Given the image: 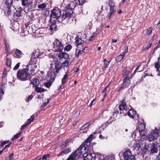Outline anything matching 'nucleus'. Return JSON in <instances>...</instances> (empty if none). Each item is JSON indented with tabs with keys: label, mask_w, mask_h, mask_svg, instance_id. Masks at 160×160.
I'll return each instance as SVG.
<instances>
[{
	"label": "nucleus",
	"mask_w": 160,
	"mask_h": 160,
	"mask_svg": "<svg viewBox=\"0 0 160 160\" xmlns=\"http://www.w3.org/2000/svg\"><path fill=\"white\" fill-rule=\"evenodd\" d=\"M158 135L159 133L158 132V129L156 128L155 130L151 132L150 135L149 137V141L151 142L157 139Z\"/></svg>",
	"instance_id": "nucleus-11"
},
{
	"label": "nucleus",
	"mask_w": 160,
	"mask_h": 160,
	"mask_svg": "<svg viewBox=\"0 0 160 160\" xmlns=\"http://www.w3.org/2000/svg\"><path fill=\"white\" fill-rule=\"evenodd\" d=\"M124 53V52H123L117 56L115 60L116 62H119L122 60L125 56Z\"/></svg>",
	"instance_id": "nucleus-26"
},
{
	"label": "nucleus",
	"mask_w": 160,
	"mask_h": 160,
	"mask_svg": "<svg viewBox=\"0 0 160 160\" xmlns=\"http://www.w3.org/2000/svg\"><path fill=\"white\" fill-rule=\"evenodd\" d=\"M87 146V145L86 146L85 144H82L79 148L74 152L76 154H78V155L79 158L82 155H84L88 152Z\"/></svg>",
	"instance_id": "nucleus-5"
},
{
	"label": "nucleus",
	"mask_w": 160,
	"mask_h": 160,
	"mask_svg": "<svg viewBox=\"0 0 160 160\" xmlns=\"http://www.w3.org/2000/svg\"><path fill=\"white\" fill-rule=\"evenodd\" d=\"M138 126L137 130H138L140 134H141L142 132L144 131L146 128V123L142 118H138Z\"/></svg>",
	"instance_id": "nucleus-6"
},
{
	"label": "nucleus",
	"mask_w": 160,
	"mask_h": 160,
	"mask_svg": "<svg viewBox=\"0 0 160 160\" xmlns=\"http://www.w3.org/2000/svg\"><path fill=\"white\" fill-rule=\"evenodd\" d=\"M88 123L89 122H87L84 125L82 126L80 130H84L88 126Z\"/></svg>",
	"instance_id": "nucleus-49"
},
{
	"label": "nucleus",
	"mask_w": 160,
	"mask_h": 160,
	"mask_svg": "<svg viewBox=\"0 0 160 160\" xmlns=\"http://www.w3.org/2000/svg\"><path fill=\"white\" fill-rule=\"evenodd\" d=\"M35 91L37 92H43L45 91V89L41 87H38L37 85H36L35 86Z\"/></svg>",
	"instance_id": "nucleus-32"
},
{
	"label": "nucleus",
	"mask_w": 160,
	"mask_h": 160,
	"mask_svg": "<svg viewBox=\"0 0 160 160\" xmlns=\"http://www.w3.org/2000/svg\"><path fill=\"white\" fill-rule=\"evenodd\" d=\"M120 110V114L121 117L123 116H126L127 114V110Z\"/></svg>",
	"instance_id": "nucleus-42"
},
{
	"label": "nucleus",
	"mask_w": 160,
	"mask_h": 160,
	"mask_svg": "<svg viewBox=\"0 0 160 160\" xmlns=\"http://www.w3.org/2000/svg\"><path fill=\"white\" fill-rule=\"evenodd\" d=\"M72 48V46L70 44L68 45L65 46L64 48V51L68 52Z\"/></svg>",
	"instance_id": "nucleus-38"
},
{
	"label": "nucleus",
	"mask_w": 160,
	"mask_h": 160,
	"mask_svg": "<svg viewBox=\"0 0 160 160\" xmlns=\"http://www.w3.org/2000/svg\"><path fill=\"white\" fill-rule=\"evenodd\" d=\"M130 78H124L123 80V83L121 86L118 90V92H120L121 90L124 89L128 88L131 83Z\"/></svg>",
	"instance_id": "nucleus-9"
},
{
	"label": "nucleus",
	"mask_w": 160,
	"mask_h": 160,
	"mask_svg": "<svg viewBox=\"0 0 160 160\" xmlns=\"http://www.w3.org/2000/svg\"><path fill=\"white\" fill-rule=\"evenodd\" d=\"M9 142H10L9 140L1 141V144L0 145V148H1V147L3 146L6 144L8 143H9Z\"/></svg>",
	"instance_id": "nucleus-44"
},
{
	"label": "nucleus",
	"mask_w": 160,
	"mask_h": 160,
	"mask_svg": "<svg viewBox=\"0 0 160 160\" xmlns=\"http://www.w3.org/2000/svg\"><path fill=\"white\" fill-rule=\"evenodd\" d=\"M115 12L110 11L108 13V19H110L112 17V16H114Z\"/></svg>",
	"instance_id": "nucleus-45"
},
{
	"label": "nucleus",
	"mask_w": 160,
	"mask_h": 160,
	"mask_svg": "<svg viewBox=\"0 0 160 160\" xmlns=\"http://www.w3.org/2000/svg\"><path fill=\"white\" fill-rule=\"evenodd\" d=\"M20 62H18L17 63V64L14 67V68H13V70H15L18 69L19 68L20 66Z\"/></svg>",
	"instance_id": "nucleus-54"
},
{
	"label": "nucleus",
	"mask_w": 160,
	"mask_h": 160,
	"mask_svg": "<svg viewBox=\"0 0 160 160\" xmlns=\"http://www.w3.org/2000/svg\"><path fill=\"white\" fill-rule=\"evenodd\" d=\"M22 11V10H19L18 11H17L16 14V16L17 17H19L20 16H21V12Z\"/></svg>",
	"instance_id": "nucleus-53"
},
{
	"label": "nucleus",
	"mask_w": 160,
	"mask_h": 160,
	"mask_svg": "<svg viewBox=\"0 0 160 160\" xmlns=\"http://www.w3.org/2000/svg\"><path fill=\"white\" fill-rule=\"evenodd\" d=\"M33 97V96L32 94H31L29 96L27 100H26V101L27 102H28L30 101L31 100Z\"/></svg>",
	"instance_id": "nucleus-55"
},
{
	"label": "nucleus",
	"mask_w": 160,
	"mask_h": 160,
	"mask_svg": "<svg viewBox=\"0 0 160 160\" xmlns=\"http://www.w3.org/2000/svg\"><path fill=\"white\" fill-rule=\"evenodd\" d=\"M47 4L46 3H43L41 4H39L38 5V8L41 9H45L47 7Z\"/></svg>",
	"instance_id": "nucleus-36"
},
{
	"label": "nucleus",
	"mask_w": 160,
	"mask_h": 160,
	"mask_svg": "<svg viewBox=\"0 0 160 160\" xmlns=\"http://www.w3.org/2000/svg\"><path fill=\"white\" fill-rule=\"evenodd\" d=\"M71 148L69 147L63 150L59 153V155H63L64 154H67L71 152Z\"/></svg>",
	"instance_id": "nucleus-25"
},
{
	"label": "nucleus",
	"mask_w": 160,
	"mask_h": 160,
	"mask_svg": "<svg viewBox=\"0 0 160 160\" xmlns=\"http://www.w3.org/2000/svg\"><path fill=\"white\" fill-rule=\"evenodd\" d=\"M132 69L129 67H126L122 72V77L127 78H131L133 76L132 74Z\"/></svg>",
	"instance_id": "nucleus-7"
},
{
	"label": "nucleus",
	"mask_w": 160,
	"mask_h": 160,
	"mask_svg": "<svg viewBox=\"0 0 160 160\" xmlns=\"http://www.w3.org/2000/svg\"><path fill=\"white\" fill-rule=\"evenodd\" d=\"M124 160H135V158L134 155L132 154L131 152L127 150L123 154Z\"/></svg>",
	"instance_id": "nucleus-10"
},
{
	"label": "nucleus",
	"mask_w": 160,
	"mask_h": 160,
	"mask_svg": "<svg viewBox=\"0 0 160 160\" xmlns=\"http://www.w3.org/2000/svg\"><path fill=\"white\" fill-rule=\"evenodd\" d=\"M88 47H86L83 48L82 51L83 53H86L88 51Z\"/></svg>",
	"instance_id": "nucleus-58"
},
{
	"label": "nucleus",
	"mask_w": 160,
	"mask_h": 160,
	"mask_svg": "<svg viewBox=\"0 0 160 160\" xmlns=\"http://www.w3.org/2000/svg\"><path fill=\"white\" fill-rule=\"evenodd\" d=\"M50 72L49 73V76H50V81L45 83H44V86L45 87L47 88H49L50 86L52 85V82H53L56 78V76H55V78H54V80H53V79L52 78V73H51V70H49Z\"/></svg>",
	"instance_id": "nucleus-14"
},
{
	"label": "nucleus",
	"mask_w": 160,
	"mask_h": 160,
	"mask_svg": "<svg viewBox=\"0 0 160 160\" xmlns=\"http://www.w3.org/2000/svg\"><path fill=\"white\" fill-rule=\"evenodd\" d=\"M5 49L7 54V56H8L10 53H12V52H11L10 47L5 48Z\"/></svg>",
	"instance_id": "nucleus-41"
},
{
	"label": "nucleus",
	"mask_w": 160,
	"mask_h": 160,
	"mask_svg": "<svg viewBox=\"0 0 160 160\" xmlns=\"http://www.w3.org/2000/svg\"><path fill=\"white\" fill-rule=\"evenodd\" d=\"M13 51L14 52V55H13V56L14 58L20 59L23 55L22 52L18 49L15 48L13 49Z\"/></svg>",
	"instance_id": "nucleus-13"
},
{
	"label": "nucleus",
	"mask_w": 160,
	"mask_h": 160,
	"mask_svg": "<svg viewBox=\"0 0 160 160\" xmlns=\"http://www.w3.org/2000/svg\"><path fill=\"white\" fill-rule=\"evenodd\" d=\"M38 58V57H37V58H36L34 56H32L31 58L30 62L32 64L34 63H36V62H37V58Z\"/></svg>",
	"instance_id": "nucleus-33"
},
{
	"label": "nucleus",
	"mask_w": 160,
	"mask_h": 160,
	"mask_svg": "<svg viewBox=\"0 0 160 160\" xmlns=\"http://www.w3.org/2000/svg\"><path fill=\"white\" fill-rule=\"evenodd\" d=\"M11 28L14 31H17L18 28V22L16 21L13 22L11 24Z\"/></svg>",
	"instance_id": "nucleus-22"
},
{
	"label": "nucleus",
	"mask_w": 160,
	"mask_h": 160,
	"mask_svg": "<svg viewBox=\"0 0 160 160\" xmlns=\"http://www.w3.org/2000/svg\"><path fill=\"white\" fill-rule=\"evenodd\" d=\"M58 56L61 59L64 58L65 60H67L69 58V55L67 53L62 51L61 52H59Z\"/></svg>",
	"instance_id": "nucleus-18"
},
{
	"label": "nucleus",
	"mask_w": 160,
	"mask_h": 160,
	"mask_svg": "<svg viewBox=\"0 0 160 160\" xmlns=\"http://www.w3.org/2000/svg\"><path fill=\"white\" fill-rule=\"evenodd\" d=\"M160 62L158 61L156 62L154 64V67L156 68V71L157 72H160L159 69H160Z\"/></svg>",
	"instance_id": "nucleus-30"
},
{
	"label": "nucleus",
	"mask_w": 160,
	"mask_h": 160,
	"mask_svg": "<svg viewBox=\"0 0 160 160\" xmlns=\"http://www.w3.org/2000/svg\"><path fill=\"white\" fill-rule=\"evenodd\" d=\"M7 71L5 69L4 71L3 72V74L2 76L3 78H5L7 75Z\"/></svg>",
	"instance_id": "nucleus-59"
},
{
	"label": "nucleus",
	"mask_w": 160,
	"mask_h": 160,
	"mask_svg": "<svg viewBox=\"0 0 160 160\" xmlns=\"http://www.w3.org/2000/svg\"><path fill=\"white\" fill-rule=\"evenodd\" d=\"M50 156V154H47L44 155L42 156V158L43 160H47V158H49Z\"/></svg>",
	"instance_id": "nucleus-48"
},
{
	"label": "nucleus",
	"mask_w": 160,
	"mask_h": 160,
	"mask_svg": "<svg viewBox=\"0 0 160 160\" xmlns=\"http://www.w3.org/2000/svg\"><path fill=\"white\" fill-rule=\"evenodd\" d=\"M111 61V60H110L109 61H108L106 58H104V59L103 61L104 62V66L102 68V69L103 70L107 68Z\"/></svg>",
	"instance_id": "nucleus-28"
},
{
	"label": "nucleus",
	"mask_w": 160,
	"mask_h": 160,
	"mask_svg": "<svg viewBox=\"0 0 160 160\" xmlns=\"http://www.w3.org/2000/svg\"><path fill=\"white\" fill-rule=\"evenodd\" d=\"M29 80L31 82V84H32L35 87L36 85V84H37L38 83V79L36 78H34L33 80L32 81H31L30 79Z\"/></svg>",
	"instance_id": "nucleus-43"
},
{
	"label": "nucleus",
	"mask_w": 160,
	"mask_h": 160,
	"mask_svg": "<svg viewBox=\"0 0 160 160\" xmlns=\"http://www.w3.org/2000/svg\"><path fill=\"white\" fill-rule=\"evenodd\" d=\"M75 39V45L77 47L80 45L83 44L84 42V41L82 40L81 38L78 37H76Z\"/></svg>",
	"instance_id": "nucleus-23"
},
{
	"label": "nucleus",
	"mask_w": 160,
	"mask_h": 160,
	"mask_svg": "<svg viewBox=\"0 0 160 160\" xmlns=\"http://www.w3.org/2000/svg\"><path fill=\"white\" fill-rule=\"evenodd\" d=\"M133 147L134 148V150H138L140 148V145L139 143H136L134 144Z\"/></svg>",
	"instance_id": "nucleus-39"
},
{
	"label": "nucleus",
	"mask_w": 160,
	"mask_h": 160,
	"mask_svg": "<svg viewBox=\"0 0 160 160\" xmlns=\"http://www.w3.org/2000/svg\"><path fill=\"white\" fill-rule=\"evenodd\" d=\"M53 51L56 52H61L63 48V45L61 42L56 39L52 43Z\"/></svg>",
	"instance_id": "nucleus-4"
},
{
	"label": "nucleus",
	"mask_w": 160,
	"mask_h": 160,
	"mask_svg": "<svg viewBox=\"0 0 160 160\" xmlns=\"http://www.w3.org/2000/svg\"><path fill=\"white\" fill-rule=\"evenodd\" d=\"M26 67V68L20 69L17 72V78L20 81H27L30 78V74L29 72V69L28 65H27Z\"/></svg>",
	"instance_id": "nucleus-3"
},
{
	"label": "nucleus",
	"mask_w": 160,
	"mask_h": 160,
	"mask_svg": "<svg viewBox=\"0 0 160 160\" xmlns=\"http://www.w3.org/2000/svg\"><path fill=\"white\" fill-rule=\"evenodd\" d=\"M76 7L74 2H72L66 7L65 10L61 14L62 11L60 9L58 8H55L51 11L50 15V21H52L53 19L54 20H58L59 18L61 19L62 21L65 19H69L71 15L73 14V9Z\"/></svg>",
	"instance_id": "nucleus-1"
},
{
	"label": "nucleus",
	"mask_w": 160,
	"mask_h": 160,
	"mask_svg": "<svg viewBox=\"0 0 160 160\" xmlns=\"http://www.w3.org/2000/svg\"><path fill=\"white\" fill-rule=\"evenodd\" d=\"M29 124H28L27 122L24 124L22 125L21 127V130H23L24 128L27 127Z\"/></svg>",
	"instance_id": "nucleus-50"
},
{
	"label": "nucleus",
	"mask_w": 160,
	"mask_h": 160,
	"mask_svg": "<svg viewBox=\"0 0 160 160\" xmlns=\"http://www.w3.org/2000/svg\"><path fill=\"white\" fill-rule=\"evenodd\" d=\"M112 119V117H111L109 119L102 124L99 128V131L101 132L103 131L106 128L108 127L109 124H111L113 121L110 120Z\"/></svg>",
	"instance_id": "nucleus-12"
},
{
	"label": "nucleus",
	"mask_w": 160,
	"mask_h": 160,
	"mask_svg": "<svg viewBox=\"0 0 160 160\" xmlns=\"http://www.w3.org/2000/svg\"><path fill=\"white\" fill-rule=\"evenodd\" d=\"M121 116L120 115H118V114H116L115 115H114V113H113V116L112 118L113 119L112 120V121H116L118 119H119L120 117Z\"/></svg>",
	"instance_id": "nucleus-40"
},
{
	"label": "nucleus",
	"mask_w": 160,
	"mask_h": 160,
	"mask_svg": "<svg viewBox=\"0 0 160 160\" xmlns=\"http://www.w3.org/2000/svg\"><path fill=\"white\" fill-rule=\"evenodd\" d=\"M11 144H12V143L11 142H9V143H8V145L5 146L4 148L3 149V150L4 149H5V148H8L10 147V146L11 145Z\"/></svg>",
	"instance_id": "nucleus-63"
},
{
	"label": "nucleus",
	"mask_w": 160,
	"mask_h": 160,
	"mask_svg": "<svg viewBox=\"0 0 160 160\" xmlns=\"http://www.w3.org/2000/svg\"><path fill=\"white\" fill-rule=\"evenodd\" d=\"M11 7L12 5H7L6 7L5 11L7 12V15L8 16L11 15Z\"/></svg>",
	"instance_id": "nucleus-29"
},
{
	"label": "nucleus",
	"mask_w": 160,
	"mask_h": 160,
	"mask_svg": "<svg viewBox=\"0 0 160 160\" xmlns=\"http://www.w3.org/2000/svg\"><path fill=\"white\" fill-rule=\"evenodd\" d=\"M22 132V131L19 132L17 134H16L14 136V137L12 138L11 140L14 141L15 140L18 138L20 137V135L21 133Z\"/></svg>",
	"instance_id": "nucleus-37"
},
{
	"label": "nucleus",
	"mask_w": 160,
	"mask_h": 160,
	"mask_svg": "<svg viewBox=\"0 0 160 160\" xmlns=\"http://www.w3.org/2000/svg\"><path fill=\"white\" fill-rule=\"evenodd\" d=\"M95 35H92L88 40L89 41H91L94 39Z\"/></svg>",
	"instance_id": "nucleus-62"
},
{
	"label": "nucleus",
	"mask_w": 160,
	"mask_h": 160,
	"mask_svg": "<svg viewBox=\"0 0 160 160\" xmlns=\"http://www.w3.org/2000/svg\"><path fill=\"white\" fill-rule=\"evenodd\" d=\"M4 44L5 45V47H10V44L8 43V42L7 39H4Z\"/></svg>",
	"instance_id": "nucleus-46"
},
{
	"label": "nucleus",
	"mask_w": 160,
	"mask_h": 160,
	"mask_svg": "<svg viewBox=\"0 0 160 160\" xmlns=\"http://www.w3.org/2000/svg\"><path fill=\"white\" fill-rule=\"evenodd\" d=\"M108 3L110 7V11L116 12V10L114 8L115 5V3L114 2V0H108Z\"/></svg>",
	"instance_id": "nucleus-16"
},
{
	"label": "nucleus",
	"mask_w": 160,
	"mask_h": 160,
	"mask_svg": "<svg viewBox=\"0 0 160 160\" xmlns=\"http://www.w3.org/2000/svg\"><path fill=\"white\" fill-rule=\"evenodd\" d=\"M68 71H67L66 72H65V74L63 76V79H65L68 80Z\"/></svg>",
	"instance_id": "nucleus-56"
},
{
	"label": "nucleus",
	"mask_w": 160,
	"mask_h": 160,
	"mask_svg": "<svg viewBox=\"0 0 160 160\" xmlns=\"http://www.w3.org/2000/svg\"><path fill=\"white\" fill-rule=\"evenodd\" d=\"M68 82L67 80L65 79H63V78H62V84L65 85Z\"/></svg>",
	"instance_id": "nucleus-57"
},
{
	"label": "nucleus",
	"mask_w": 160,
	"mask_h": 160,
	"mask_svg": "<svg viewBox=\"0 0 160 160\" xmlns=\"http://www.w3.org/2000/svg\"><path fill=\"white\" fill-rule=\"evenodd\" d=\"M82 54V51L80 49L78 50V51L77 53H76V56L77 57H78L81 56Z\"/></svg>",
	"instance_id": "nucleus-52"
},
{
	"label": "nucleus",
	"mask_w": 160,
	"mask_h": 160,
	"mask_svg": "<svg viewBox=\"0 0 160 160\" xmlns=\"http://www.w3.org/2000/svg\"><path fill=\"white\" fill-rule=\"evenodd\" d=\"M12 60L11 59H9L8 58H6V65L8 67L11 68V65L12 63Z\"/></svg>",
	"instance_id": "nucleus-34"
},
{
	"label": "nucleus",
	"mask_w": 160,
	"mask_h": 160,
	"mask_svg": "<svg viewBox=\"0 0 160 160\" xmlns=\"http://www.w3.org/2000/svg\"><path fill=\"white\" fill-rule=\"evenodd\" d=\"M35 116L34 114L32 115L30 117V118L27 120V123L29 125L32 122L34 119Z\"/></svg>",
	"instance_id": "nucleus-35"
},
{
	"label": "nucleus",
	"mask_w": 160,
	"mask_h": 160,
	"mask_svg": "<svg viewBox=\"0 0 160 160\" xmlns=\"http://www.w3.org/2000/svg\"><path fill=\"white\" fill-rule=\"evenodd\" d=\"M14 153H11L9 156V160H12L13 157L14 156Z\"/></svg>",
	"instance_id": "nucleus-60"
},
{
	"label": "nucleus",
	"mask_w": 160,
	"mask_h": 160,
	"mask_svg": "<svg viewBox=\"0 0 160 160\" xmlns=\"http://www.w3.org/2000/svg\"><path fill=\"white\" fill-rule=\"evenodd\" d=\"M6 84V83L3 82L0 85V95H3L4 93L3 89L4 88V86Z\"/></svg>",
	"instance_id": "nucleus-27"
},
{
	"label": "nucleus",
	"mask_w": 160,
	"mask_h": 160,
	"mask_svg": "<svg viewBox=\"0 0 160 160\" xmlns=\"http://www.w3.org/2000/svg\"><path fill=\"white\" fill-rule=\"evenodd\" d=\"M78 158V155L76 154L74 152L69 156L66 160H75L76 159Z\"/></svg>",
	"instance_id": "nucleus-21"
},
{
	"label": "nucleus",
	"mask_w": 160,
	"mask_h": 160,
	"mask_svg": "<svg viewBox=\"0 0 160 160\" xmlns=\"http://www.w3.org/2000/svg\"><path fill=\"white\" fill-rule=\"evenodd\" d=\"M149 146L150 154H153L155 153H157L158 151L157 144L154 142L148 144Z\"/></svg>",
	"instance_id": "nucleus-8"
},
{
	"label": "nucleus",
	"mask_w": 160,
	"mask_h": 160,
	"mask_svg": "<svg viewBox=\"0 0 160 160\" xmlns=\"http://www.w3.org/2000/svg\"><path fill=\"white\" fill-rule=\"evenodd\" d=\"M70 62L67 60H65L62 63L58 61L55 62L54 65L51 66L49 70H51L52 78L54 80L55 76H57L60 73L62 68L69 69L70 68Z\"/></svg>",
	"instance_id": "nucleus-2"
},
{
	"label": "nucleus",
	"mask_w": 160,
	"mask_h": 160,
	"mask_svg": "<svg viewBox=\"0 0 160 160\" xmlns=\"http://www.w3.org/2000/svg\"><path fill=\"white\" fill-rule=\"evenodd\" d=\"M136 114V112L133 109H131L127 112V115L130 117L133 118Z\"/></svg>",
	"instance_id": "nucleus-24"
},
{
	"label": "nucleus",
	"mask_w": 160,
	"mask_h": 160,
	"mask_svg": "<svg viewBox=\"0 0 160 160\" xmlns=\"http://www.w3.org/2000/svg\"><path fill=\"white\" fill-rule=\"evenodd\" d=\"M156 160H160V153L159 152L156 157Z\"/></svg>",
	"instance_id": "nucleus-64"
},
{
	"label": "nucleus",
	"mask_w": 160,
	"mask_h": 160,
	"mask_svg": "<svg viewBox=\"0 0 160 160\" xmlns=\"http://www.w3.org/2000/svg\"><path fill=\"white\" fill-rule=\"evenodd\" d=\"M93 153L87 155L84 158V160H93Z\"/></svg>",
	"instance_id": "nucleus-31"
},
{
	"label": "nucleus",
	"mask_w": 160,
	"mask_h": 160,
	"mask_svg": "<svg viewBox=\"0 0 160 160\" xmlns=\"http://www.w3.org/2000/svg\"><path fill=\"white\" fill-rule=\"evenodd\" d=\"M152 31V28L151 27H150L147 30V33L148 35H149L151 33Z\"/></svg>",
	"instance_id": "nucleus-51"
},
{
	"label": "nucleus",
	"mask_w": 160,
	"mask_h": 160,
	"mask_svg": "<svg viewBox=\"0 0 160 160\" xmlns=\"http://www.w3.org/2000/svg\"><path fill=\"white\" fill-rule=\"evenodd\" d=\"M104 157L100 153H93V160H102Z\"/></svg>",
	"instance_id": "nucleus-17"
},
{
	"label": "nucleus",
	"mask_w": 160,
	"mask_h": 160,
	"mask_svg": "<svg viewBox=\"0 0 160 160\" xmlns=\"http://www.w3.org/2000/svg\"><path fill=\"white\" fill-rule=\"evenodd\" d=\"M56 20L52 19V21H50L52 24L50 25V29L51 31L54 32L57 30V26L55 22Z\"/></svg>",
	"instance_id": "nucleus-19"
},
{
	"label": "nucleus",
	"mask_w": 160,
	"mask_h": 160,
	"mask_svg": "<svg viewBox=\"0 0 160 160\" xmlns=\"http://www.w3.org/2000/svg\"><path fill=\"white\" fill-rule=\"evenodd\" d=\"M126 106L122 105H119V110H126L125 109V107Z\"/></svg>",
	"instance_id": "nucleus-47"
},
{
	"label": "nucleus",
	"mask_w": 160,
	"mask_h": 160,
	"mask_svg": "<svg viewBox=\"0 0 160 160\" xmlns=\"http://www.w3.org/2000/svg\"><path fill=\"white\" fill-rule=\"evenodd\" d=\"M149 146L148 144H145L143 148L141 149L142 154L143 155H146L149 153H150L149 149Z\"/></svg>",
	"instance_id": "nucleus-15"
},
{
	"label": "nucleus",
	"mask_w": 160,
	"mask_h": 160,
	"mask_svg": "<svg viewBox=\"0 0 160 160\" xmlns=\"http://www.w3.org/2000/svg\"><path fill=\"white\" fill-rule=\"evenodd\" d=\"M141 66V64H139L138 65L137 67L135 70H134V74H135L136 73V72L138 70L139 68L140 67V66Z\"/></svg>",
	"instance_id": "nucleus-61"
},
{
	"label": "nucleus",
	"mask_w": 160,
	"mask_h": 160,
	"mask_svg": "<svg viewBox=\"0 0 160 160\" xmlns=\"http://www.w3.org/2000/svg\"><path fill=\"white\" fill-rule=\"evenodd\" d=\"M71 141V139L69 138L63 142L60 146L61 148L62 149L65 148L68 145Z\"/></svg>",
	"instance_id": "nucleus-20"
}]
</instances>
